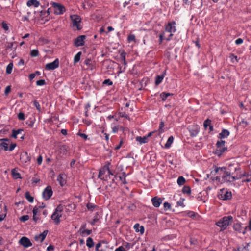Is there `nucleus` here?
Returning <instances> with one entry per match:
<instances>
[{
  "label": "nucleus",
  "instance_id": "obj_1",
  "mask_svg": "<svg viewBox=\"0 0 251 251\" xmlns=\"http://www.w3.org/2000/svg\"><path fill=\"white\" fill-rule=\"evenodd\" d=\"M212 173L216 176L214 180L220 184L231 183L239 179L249 182L251 179V173L242 171L237 163H228L226 167H215Z\"/></svg>",
  "mask_w": 251,
  "mask_h": 251
},
{
  "label": "nucleus",
  "instance_id": "obj_2",
  "mask_svg": "<svg viewBox=\"0 0 251 251\" xmlns=\"http://www.w3.org/2000/svg\"><path fill=\"white\" fill-rule=\"evenodd\" d=\"M232 216H224L216 222L215 225L220 227V231L226 229L233 221Z\"/></svg>",
  "mask_w": 251,
  "mask_h": 251
},
{
  "label": "nucleus",
  "instance_id": "obj_3",
  "mask_svg": "<svg viewBox=\"0 0 251 251\" xmlns=\"http://www.w3.org/2000/svg\"><path fill=\"white\" fill-rule=\"evenodd\" d=\"M63 209L62 205H58L51 216V219L56 225H58L60 222V218L62 217V212Z\"/></svg>",
  "mask_w": 251,
  "mask_h": 251
},
{
  "label": "nucleus",
  "instance_id": "obj_4",
  "mask_svg": "<svg viewBox=\"0 0 251 251\" xmlns=\"http://www.w3.org/2000/svg\"><path fill=\"white\" fill-rule=\"evenodd\" d=\"M0 146L4 151H12L16 146L15 143H11L10 140L6 138L0 139Z\"/></svg>",
  "mask_w": 251,
  "mask_h": 251
},
{
  "label": "nucleus",
  "instance_id": "obj_5",
  "mask_svg": "<svg viewBox=\"0 0 251 251\" xmlns=\"http://www.w3.org/2000/svg\"><path fill=\"white\" fill-rule=\"evenodd\" d=\"M113 174L109 169L108 166H104L100 170L99 178L102 180H106L107 179V176L113 175Z\"/></svg>",
  "mask_w": 251,
  "mask_h": 251
},
{
  "label": "nucleus",
  "instance_id": "obj_6",
  "mask_svg": "<svg viewBox=\"0 0 251 251\" xmlns=\"http://www.w3.org/2000/svg\"><path fill=\"white\" fill-rule=\"evenodd\" d=\"M73 26L77 30H80L82 28L81 25V19L80 17L77 15H73L70 16Z\"/></svg>",
  "mask_w": 251,
  "mask_h": 251
},
{
  "label": "nucleus",
  "instance_id": "obj_7",
  "mask_svg": "<svg viewBox=\"0 0 251 251\" xmlns=\"http://www.w3.org/2000/svg\"><path fill=\"white\" fill-rule=\"evenodd\" d=\"M51 4L54 9V13L56 15H62L66 11L65 7L60 3L52 2Z\"/></svg>",
  "mask_w": 251,
  "mask_h": 251
},
{
  "label": "nucleus",
  "instance_id": "obj_8",
  "mask_svg": "<svg viewBox=\"0 0 251 251\" xmlns=\"http://www.w3.org/2000/svg\"><path fill=\"white\" fill-rule=\"evenodd\" d=\"M176 23L175 22H169L165 27V32L170 33L169 37H171L173 35L176 30V27L175 25Z\"/></svg>",
  "mask_w": 251,
  "mask_h": 251
},
{
  "label": "nucleus",
  "instance_id": "obj_9",
  "mask_svg": "<svg viewBox=\"0 0 251 251\" xmlns=\"http://www.w3.org/2000/svg\"><path fill=\"white\" fill-rule=\"evenodd\" d=\"M225 141L223 140L218 141L216 143L217 150L216 153L219 155L222 154L226 150V148L225 146Z\"/></svg>",
  "mask_w": 251,
  "mask_h": 251
},
{
  "label": "nucleus",
  "instance_id": "obj_10",
  "mask_svg": "<svg viewBox=\"0 0 251 251\" xmlns=\"http://www.w3.org/2000/svg\"><path fill=\"white\" fill-rule=\"evenodd\" d=\"M59 60L56 58L54 61L51 63H47L45 65V69L46 70H53L59 67Z\"/></svg>",
  "mask_w": 251,
  "mask_h": 251
},
{
  "label": "nucleus",
  "instance_id": "obj_11",
  "mask_svg": "<svg viewBox=\"0 0 251 251\" xmlns=\"http://www.w3.org/2000/svg\"><path fill=\"white\" fill-rule=\"evenodd\" d=\"M19 244L23 246L25 248H27L32 245V244L29 238L25 236L22 237L19 240Z\"/></svg>",
  "mask_w": 251,
  "mask_h": 251
},
{
  "label": "nucleus",
  "instance_id": "obj_12",
  "mask_svg": "<svg viewBox=\"0 0 251 251\" xmlns=\"http://www.w3.org/2000/svg\"><path fill=\"white\" fill-rule=\"evenodd\" d=\"M219 197L220 199L223 200H229L232 197V194L230 191H228L226 190H223L221 191Z\"/></svg>",
  "mask_w": 251,
  "mask_h": 251
},
{
  "label": "nucleus",
  "instance_id": "obj_13",
  "mask_svg": "<svg viewBox=\"0 0 251 251\" xmlns=\"http://www.w3.org/2000/svg\"><path fill=\"white\" fill-rule=\"evenodd\" d=\"M53 192L51 186H47L43 191L42 195L43 198L46 200H49L52 195Z\"/></svg>",
  "mask_w": 251,
  "mask_h": 251
},
{
  "label": "nucleus",
  "instance_id": "obj_14",
  "mask_svg": "<svg viewBox=\"0 0 251 251\" xmlns=\"http://www.w3.org/2000/svg\"><path fill=\"white\" fill-rule=\"evenodd\" d=\"M86 36L85 35H80L78 36L74 41V45L76 47H79L84 45Z\"/></svg>",
  "mask_w": 251,
  "mask_h": 251
},
{
  "label": "nucleus",
  "instance_id": "obj_15",
  "mask_svg": "<svg viewBox=\"0 0 251 251\" xmlns=\"http://www.w3.org/2000/svg\"><path fill=\"white\" fill-rule=\"evenodd\" d=\"M24 130L22 129L18 130H13L12 137L14 138H17L18 135H20V138L22 140L24 139V134H23Z\"/></svg>",
  "mask_w": 251,
  "mask_h": 251
},
{
  "label": "nucleus",
  "instance_id": "obj_16",
  "mask_svg": "<svg viewBox=\"0 0 251 251\" xmlns=\"http://www.w3.org/2000/svg\"><path fill=\"white\" fill-rule=\"evenodd\" d=\"M66 176L64 174H60L58 176L57 180L61 186H64L66 183Z\"/></svg>",
  "mask_w": 251,
  "mask_h": 251
},
{
  "label": "nucleus",
  "instance_id": "obj_17",
  "mask_svg": "<svg viewBox=\"0 0 251 251\" xmlns=\"http://www.w3.org/2000/svg\"><path fill=\"white\" fill-rule=\"evenodd\" d=\"M84 64L87 66V69L93 70L95 68V62L90 58L86 59Z\"/></svg>",
  "mask_w": 251,
  "mask_h": 251
},
{
  "label": "nucleus",
  "instance_id": "obj_18",
  "mask_svg": "<svg viewBox=\"0 0 251 251\" xmlns=\"http://www.w3.org/2000/svg\"><path fill=\"white\" fill-rule=\"evenodd\" d=\"M48 233V230H44L42 233L39 234L38 235L35 236V240L37 241H39L40 242H42L45 239Z\"/></svg>",
  "mask_w": 251,
  "mask_h": 251
},
{
  "label": "nucleus",
  "instance_id": "obj_19",
  "mask_svg": "<svg viewBox=\"0 0 251 251\" xmlns=\"http://www.w3.org/2000/svg\"><path fill=\"white\" fill-rule=\"evenodd\" d=\"M20 160L22 163H27L30 161L31 158L28 155L27 152L21 153L20 156Z\"/></svg>",
  "mask_w": 251,
  "mask_h": 251
},
{
  "label": "nucleus",
  "instance_id": "obj_20",
  "mask_svg": "<svg viewBox=\"0 0 251 251\" xmlns=\"http://www.w3.org/2000/svg\"><path fill=\"white\" fill-rule=\"evenodd\" d=\"M242 224L241 223H235L233 225V229L236 231L238 233H242L243 234H245V230H243V227L242 226Z\"/></svg>",
  "mask_w": 251,
  "mask_h": 251
},
{
  "label": "nucleus",
  "instance_id": "obj_21",
  "mask_svg": "<svg viewBox=\"0 0 251 251\" xmlns=\"http://www.w3.org/2000/svg\"><path fill=\"white\" fill-rule=\"evenodd\" d=\"M151 201L153 205L155 207H159L162 202V200L160 198H158L157 197L152 198Z\"/></svg>",
  "mask_w": 251,
  "mask_h": 251
},
{
  "label": "nucleus",
  "instance_id": "obj_22",
  "mask_svg": "<svg viewBox=\"0 0 251 251\" xmlns=\"http://www.w3.org/2000/svg\"><path fill=\"white\" fill-rule=\"evenodd\" d=\"M101 217V216L99 212L98 211H97L94 214L92 221L90 222V223L93 226L95 225L97 223H98Z\"/></svg>",
  "mask_w": 251,
  "mask_h": 251
},
{
  "label": "nucleus",
  "instance_id": "obj_23",
  "mask_svg": "<svg viewBox=\"0 0 251 251\" xmlns=\"http://www.w3.org/2000/svg\"><path fill=\"white\" fill-rule=\"evenodd\" d=\"M26 5L29 7L37 8L40 5V2L37 0H29L27 2Z\"/></svg>",
  "mask_w": 251,
  "mask_h": 251
},
{
  "label": "nucleus",
  "instance_id": "obj_24",
  "mask_svg": "<svg viewBox=\"0 0 251 251\" xmlns=\"http://www.w3.org/2000/svg\"><path fill=\"white\" fill-rule=\"evenodd\" d=\"M250 243H245L239 246L236 251H249Z\"/></svg>",
  "mask_w": 251,
  "mask_h": 251
},
{
  "label": "nucleus",
  "instance_id": "obj_25",
  "mask_svg": "<svg viewBox=\"0 0 251 251\" xmlns=\"http://www.w3.org/2000/svg\"><path fill=\"white\" fill-rule=\"evenodd\" d=\"M133 228L136 232H140L143 234L144 232V227L142 226H140L139 224L137 223L134 225Z\"/></svg>",
  "mask_w": 251,
  "mask_h": 251
},
{
  "label": "nucleus",
  "instance_id": "obj_26",
  "mask_svg": "<svg viewBox=\"0 0 251 251\" xmlns=\"http://www.w3.org/2000/svg\"><path fill=\"white\" fill-rule=\"evenodd\" d=\"M166 71H164L163 73V74L161 75H157L155 77V84L156 85H158L159 84L161 83L163 79L164 78L165 75L166 74Z\"/></svg>",
  "mask_w": 251,
  "mask_h": 251
},
{
  "label": "nucleus",
  "instance_id": "obj_27",
  "mask_svg": "<svg viewBox=\"0 0 251 251\" xmlns=\"http://www.w3.org/2000/svg\"><path fill=\"white\" fill-rule=\"evenodd\" d=\"M136 141L140 143V145L146 143L148 142V137L143 136H137L136 137Z\"/></svg>",
  "mask_w": 251,
  "mask_h": 251
},
{
  "label": "nucleus",
  "instance_id": "obj_28",
  "mask_svg": "<svg viewBox=\"0 0 251 251\" xmlns=\"http://www.w3.org/2000/svg\"><path fill=\"white\" fill-rule=\"evenodd\" d=\"M87 208L88 210L91 211H98L99 207L96 205L92 203H88L87 204Z\"/></svg>",
  "mask_w": 251,
  "mask_h": 251
},
{
  "label": "nucleus",
  "instance_id": "obj_29",
  "mask_svg": "<svg viewBox=\"0 0 251 251\" xmlns=\"http://www.w3.org/2000/svg\"><path fill=\"white\" fill-rule=\"evenodd\" d=\"M11 174L13 177L15 179L21 178L20 174L18 172L17 169L16 168L12 170Z\"/></svg>",
  "mask_w": 251,
  "mask_h": 251
},
{
  "label": "nucleus",
  "instance_id": "obj_30",
  "mask_svg": "<svg viewBox=\"0 0 251 251\" xmlns=\"http://www.w3.org/2000/svg\"><path fill=\"white\" fill-rule=\"evenodd\" d=\"M229 135V132L228 130L226 129H224L222 131V132L219 134V137L220 138H224L228 136Z\"/></svg>",
  "mask_w": 251,
  "mask_h": 251
},
{
  "label": "nucleus",
  "instance_id": "obj_31",
  "mask_svg": "<svg viewBox=\"0 0 251 251\" xmlns=\"http://www.w3.org/2000/svg\"><path fill=\"white\" fill-rule=\"evenodd\" d=\"M173 95V94L170 93L162 92L160 94V98L162 101H165L168 96Z\"/></svg>",
  "mask_w": 251,
  "mask_h": 251
},
{
  "label": "nucleus",
  "instance_id": "obj_32",
  "mask_svg": "<svg viewBox=\"0 0 251 251\" xmlns=\"http://www.w3.org/2000/svg\"><path fill=\"white\" fill-rule=\"evenodd\" d=\"M211 121L209 119H206L203 124L204 127L205 129H207L208 127H209V129L210 131L213 130V126L210 125Z\"/></svg>",
  "mask_w": 251,
  "mask_h": 251
},
{
  "label": "nucleus",
  "instance_id": "obj_33",
  "mask_svg": "<svg viewBox=\"0 0 251 251\" xmlns=\"http://www.w3.org/2000/svg\"><path fill=\"white\" fill-rule=\"evenodd\" d=\"M173 140H174L173 137L172 136H170L168 138V139L167 141V142L165 145V148H169L171 147L172 144L173 143Z\"/></svg>",
  "mask_w": 251,
  "mask_h": 251
},
{
  "label": "nucleus",
  "instance_id": "obj_34",
  "mask_svg": "<svg viewBox=\"0 0 251 251\" xmlns=\"http://www.w3.org/2000/svg\"><path fill=\"white\" fill-rule=\"evenodd\" d=\"M199 128L198 127V126H195L194 127V129H190V135L192 136H196L198 133H199Z\"/></svg>",
  "mask_w": 251,
  "mask_h": 251
},
{
  "label": "nucleus",
  "instance_id": "obj_35",
  "mask_svg": "<svg viewBox=\"0 0 251 251\" xmlns=\"http://www.w3.org/2000/svg\"><path fill=\"white\" fill-rule=\"evenodd\" d=\"M82 55L81 51L78 52L75 55L74 58V63L75 64L78 62L80 60V57Z\"/></svg>",
  "mask_w": 251,
  "mask_h": 251
},
{
  "label": "nucleus",
  "instance_id": "obj_36",
  "mask_svg": "<svg viewBox=\"0 0 251 251\" xmlns=\"http://www.w3.org/2000/svg\"><path fill=\"white\" fill-rule=\"evenodd\" d=\"M185 182H186V180L184 177L181 176H179L178 177L177 180V183L179 186H181L184 185V183H185Z\"/></svg>",
  "mask_w": 251,
  "mask_h": 251
},
{
  "label": "nucleus",
  "instance_id": "obj_37",
  "mask_svg": "<svg viewBox=\"0 0 251 251\" xmlns=\"http://www.w3.org/2000/svg\"><path fill=\"white\" fill-rule=\"evenodd\" d=\"M86 245L89 248H92L94 245V243L91 237H88L86 240Z\"/></svg>",
  "mask_w": 251,
  "mask_h": 251
},
{
  "label": "nucleus",
  "instance_id": "obj_38",
  "mask_svg": "<svg viewBox=\"0 0 251 251\" xmlns=\"http://www.w3.org/2000/svg\"><path fill=\"white\" fill-rule=\"evenodd\" d=\"M13 67V64L12 62L8 64L6 69V73L7 74H10L12 73Z\"/></svg>",
  "mask_w": 251,
  "mask_h": 251
},
{
  "label": "nucleus",
  "instance_id": "obj_39",
  "mask_svg": "<svg viewBox=\"0 0 251 251\" xmlns=\"http://www.w3.org/2000/svg\"><path fill=\"white\" fill-rule=\"evenodd\" d=\"M182 191L184 194H190L191 193V188L188 186H184L182 188Z\"/></svg>",
  "mask_w": 251,
  "mask_h": 251
},
{
  "label": "nucleus",
  "instance_id": "obj_40",
  "mask_svg": "<svg viewBox=\"0 0 251 251\" xmlns=\"http://www.w3.org/2000/svg\"><path fill=\"white\" fill-rule=\"evenodd\" d=\"M25 197L29 202L32 203L33 202V197L30 195L29 192H25Z\"/></svg>",
  "mask_w": 251,
  "mask_h": 251
},
{
  "label": "nucleus",
  "instance_id": "obj_41",
  "mask_svg": "<svg viewBox=\"0 0 251 251\" xmlns=\"http://www.w3.org/2000/svg\"><path fill=\"white\" fill-rule=\"evenodd\" d=\"M185 201V199L183 198H180L179 200L177 202V205L178 206H181L184 207L185 205L184 204V201Z\"/></svg>",
  "mask_w": 251,
  "mask_h": 251
},
{
  "label": "nucleus",
  "instance_id": "obj_42",
  "mask_svg": "<svg viewBox=\"0 0 251 251\" xmlns=\"http://www.w3.org/2000/svg\"><path fill=\"white\" fill-rule=\"evenodd\" d=\"M164 126V123L163 121H161L159 124V127L158 131L160 133H162L164 132V130L163 129V127Z\"/></svg>",
  "mask_w": 251,
  "mask_h": 251
},
{
  "label": "nucleus",
  "instance_id": "obj_43",
  "mask_svg": "<svg viewBox=\"0 0 251 251\" xmlns=\"http://www.w3.org/2000/svg\"><path fill=\"white\" fill-rule=\"evenodd\" d=\"M128 42L130 43L135 41V36L134 34H129L127 37Z\"/></svg>",
  "mask_w": 251,
  "mask_h": 251
},
{
  "label": "nucleus",
  "instance_id": "obj_44",
  "mask_svg": "<svg viewBox=\"0 0 251 251\" xmlns=\"http://www.w3.org/2000/svg\"><path fill=\"white\" fill-rule=\"evenodd\" d=\"M39 55V51L37 50H32L30 52V55L32 57H36Z\"/></svg>",
  "mask_w": 251,
  "mask_h": 251
},
{
  "label": "nucleus",
  "instance_id": "obj_45",
  "mask_svg": "<svg viewBox=\"0 0 251 251\" xmlns=\"http://www.w3.org/2000/svg\"><path fill=\"white\" fill-rule=\"evenodd\" d=\"M29 219L28 215H24L20 218V220L21 222H25Z\"/></svg>",
  "mask_w": 251,
  "mask_h": 251
},
{
  "label": "nucleus",
  "instance_id": "obj_46",
  "mask_svg": "<svg viewBox=\"0 0 251 251\" xmlns=\"http://www.w3.org/2000/svg\"><path fill=\"white\" fill-rule=\"evenodd\" d=\"M33 105L36 108L38 111H41L40 105L37 101L34 100L33 101Z\"/></svg>",
  "mask_w": 251,
  "mask_h": 251
},
{
  "label": "nucleus",
  "instance_id": "obj_47",
  "mask_svg": "<svg viewBox=\"0 0 251 251\" xmlns=\"http://www.w3.org/2000/svg\"><path fill=\"white\" fill-rule=\"evenodd\" d=\"M186 214L190 218L195 217L196 215V214L194 212L191 211L186 212Z\"/></svg>",
  "mask_w": 251,
  "mask_h": 251
},
{
  "label": "nucleus",
  "instance_id": "obj_48",
  "mask_svg": "<svg viewBox=\"0 0 251 251\" xmlns=\"http://www.w3.org/2000/svg\"><path fill=\"white\" fill-rule=\"evenodd\" d=\"M119 127H120V125H115V126H112V132L114 133H117L118 131V130H119Z\"/></svg>",
  "mask_w": 251,
  "mask_h": 251
},
{
  "label": "nucleus",
  "instance_id": "obj_49",
  "mask_svg": "<svg viewBox=\"0 0 251 251\" xmlns=\"http://www.w3.org/2000/svg\"><path fill=\"white\" fill-rule=\"evenodd\" d=\"M103 84L111 86L113 84V82L112 81H111L110 79H107L104 80L103 82Z\"/></svg>",
  "mask_w": 251,
  "mask_h": 251
},
{
  "label": "nucleus",
  "instance_id": "obj_50",
  "mask_svg": "<svg viewBox=\"0 0 251 251\" xmlns=\"http://www.w3.org/2000/svg\"><path fill=\"white\" fill-rule=\"evenodd\" d=\"M126 175L125 173H124L123 176L120 177V179L124 184H126Z\"/></svg>",
  "mask_w": 251,
  "mask_h": 251
},
{
  "label": "nucleus",
  "instance_id": "obj_51",
  "mask_svg": "<svg viewBox=\"0 0 251 251\" xmlns=\"http://www.w3.org/2000/svg\"><path fill=\"white\" fill-rule=\"evenodd\" d=\"M46 84L45 81L44 79H40L36 81V85L38 86H43Z\"/></svg>",
  "mask_w": 251,
  "mask_h": 251
},
{
  "label": "nucleus",
  "instance_id": "obj_52",
  "mask_svg": "<svg viewBox=\"0 0 251 251\" xmlns=\"http://www.w3.org/2000/svg\"><path fill=\"white\" fill-rule=\"evenodd\" d=\"M2 28L6 31H7L9 30V26L7 25V24H6L5 22H3L2 23Z\"/></svg>",
  "mask_w": 251,
  "mask_h": 251
},
{
  "label": "nucleus",
  "instance_id": "obj_53",
  "mask_svg": "<svg viewBox=\"0 0 251 251\" xmlns=\"http://www.w3.org/2000/svg\"><path fill=\"white\" fill-rule=\"evenodd\" d=\"M18 117L20 120H24L25 119V114L22 112H20L18 114Z\"/></svg>",
  "mask_w": 251,
  "mask_h": 251
},
{
  "label": "nucleus",
  "instance_id": "obj_54",
  "mask_svg": "<svg viewBox=\"0 0 251 251\" xmlns=\"http://www.w3.org/2000/svg\"><path fill=\"white\" fill-rule=\"evenodd\" d=\"M163 206L165 210H168L171 208V204L167 202H165L163 203Z\"/></svg>",
  "mask_w": 251,
  "mask_h": 251
},
{
  "label": "nucleus",
  "instance_id": "obj_55",
  "mask_svg": "<svg viewBox=\"0 0 251 251\" xmlns=\"http://www.w3.org/2000/svg\"><path fill=\"white\" fill-rule=\"evenodd\" d=\"M43 157L41 155H40L37 159V164L40 165L42 163Z\"/></svg>",
  "mask_w": 251,
  "mask_h": 251
},
{
  "label": "nucleus",
  "instance_id": "obj_56",
  "mask_svg": "<svg viewBox=\"0 0 251 251\" xmlns=\"http://www.w3.org/2000/svg\"><path fill=\"white\" fill-rule=\"evenodd\" d=\"M77 135L85 140H86L88 137L87 135L84 133H81L79 132L78 133Z\"/></svg>",
  "mask_w": 251,
  "mask_h": 251
},
{
  "label": "nucleus",
  "instance_id": "obj_57",
  "mask_svg": "<svg viewBox=\"0 0 251 251\" xmlns=\"http://www.w3.org/2000/svg\"><path fill=\"white\" fill-rule=\"evenodd\" d=\"M32 212H33V215H37L38 213H39L38 208L36 206L34 207L33 209Z\"/></svg>",
  "mask_w": 251,
  "mask_h": 251
},
{
  "label": "nucleus",
  "instance_id": "obj_58",
  "mask_svg": "<svg viewBox=\"0 0 251 251\" xmlns=\"http://www.w3.org/2000/svg\"><path fill=\"white\" fill-rule=\"evenodd\" d=\"M243 42V40L242 38H238L235 40V44L236 45H240L242 44Z\"/></svg>",
  "mask_w": 251,
  "mask_h": 251
},
{
  "label": "nucleus",
  "instance_id": "obj_59",
  "mask_svg": "<svg viewBox=\"0 0 251 251\" xmlns=\"http://www.w3.org/2000/svg\"><path fill=\"white\" fill-rule=\"evenodd\" d=\"M114 251H126L123 246H120L116 248Z\"/></svg>",
  "mask_w": 251,
  "mask_h": 251
},
{
  "label": "nucleus",
  "instance_id": "obj_60",
  "mask_svg": "<svg viewBox=\"0 0 251 251\" xmlns=\"http://www.w3.org/2000/svg\"><path fill=\"white\" fill-rule=\"evenodd\" d=\"M11 91V87L10 86H7L5 90V94L7 95Z\"/></svg>",
  "mask_w": 251,
  "mask_h": 251
},
{
  "label": "nucleus",
  "instance_id": "obj_61",
  "mask_svg": "<svg viewBox=\"0 0 251 251\" xmlns=\"http://www.w3.org/2000/svg\"><path fill=\"white\" fill-rule=\"evenodd\" d=\"M54 249V247L52 245H49L47 249V251H53Z\"/></svg>",
  "mask_w": 251,
  "mask_h": 251
},
{
  "label": "nucleus",
  "instance_id": "obj_62",
  "mask_svg": "<svg viewBox=\"0 0 251 251\" xmlns=\"http://www.w3.org/2000/svg\"><path fill=\"white\" fill-rule=\"evenodd\" d=\"M33 220L35 222H39V218L37 215H33Z\"/></svg>",
  "mask_w": 251,
  "mask_h": 251
},
{
  "label": "nucleus",
  "instance_id": "obj_63",
  "mask_svg": "<svg viewBox=\"0 0 251 251\" xmlns=\"http://www.w3.org/2000/svg\"><path fill=\"white\" fill-rule=\"evenodd\" d=\"M101 244L100 243H98L96 244V248H95V251H100L99 250L100 248L101 247Z\"/></svg>",
  "mask_w": 251,
  "mask_h": 251
},
{
  "label": "nucleus",
  "instance_id": "obj_64",
  "mask_svg": "<svg viewBox=\"0 0 251 251\" xmlns=\"http://www.w3.org/2000/svg\"><path fill=\"white\" fill-rule=\"evenodd\" d=\"M6 213L0 214V222L3 221L6 217Z\"/></svg>",
  "mask_w": 251,
  "mask_h": 251
}]
</instances>
